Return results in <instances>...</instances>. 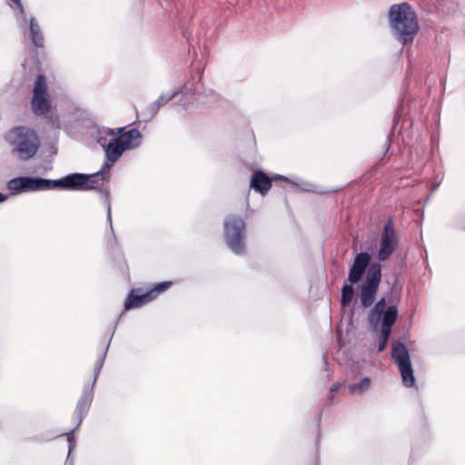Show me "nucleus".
Here are the masks:
<instances>
[{"label": "nucleus", "instance_id": "nucleus-1", "mask_svg": "<svg viewBox=\"0 0 465 465\" xmlns=\"http://www.w3.org/2000/svg\"><path fill=\"white\" fill-rule=\"evenodd\" d=\"M110 166L105 164L99 172L92 174L72 173L59 180L44 178L17 177L7 183V188L13 193L24 191H42L60 189L67 191H89L96 188L100 181L109 179Z\"/></svg>", "mask_w": 465, "mask_h": 465}, {"label": "nucleus", "instance_id": "nucleus-2", "mask_svg": "<svg viewBox=\"0 0 465 465\" xmlns=\"http://www.w3.org/2000/svg\"><path fill=\"white\" fill-rule=\"evenodd\" d=\"M389 17L398 40L404 45L411 43L419 30L418 18L411 6L408 3L393 5Z\"/></svg>", "mask_w": 465, "mask_h": 465}, {"label": "nucleus", "instance_id": "nucleus-3", "mask_svg": "<svg viewBox=\"0 0 465 465\" xmlns=\"http://www.w3.org/2000/svg\"><path fill=\"white\" fill-rule=\"evenodd\" d=\"M124 129L125 127H119L107 131L109 135L120 134L112 139L105 148L106 157L111 163H115L125 151L134 149L142 143L143 136L138 129L133 128L126 132Z\"/></svg>", "mask_w": 465, "mask_h": 465}, {"label": "nucleus", "instance_id": "nucleus-4", "mask_svg": "<svg viewBox=\"0 0 465 465\" xmlns=\"http://www.w3.org/2000/svg\"><path fill=\"white\" fill-rule=\"evenodd\" d=\"M245 233L246 223L241 216L231 214L223 222L224 241L234 254L245 253Z\"/></svg>", "mask_w": 465, "mask_h": 465}, {"label": "nucleus", "instance_id": "nucleus-5", "mask_svg": "<svg viewBox=\"0 0 465 465\" xmlns=\"http://www.w3.org/2000/svg\"><path fill=\"white\" fill-rule=\"evenodd\" d=\"M11 143L14 151L22 160H28L35 155L40 141L35 130L25 126H17L11 130Z\"/></svg>", "mask_w": 465, "mask_h": 465}, {"label": "nucleus", "instance_id": "nucleus-6", "mask_svg": "<svg viewBox=\"0 0 465 465\" xmlns=\"http://www.w3.org/2000/svg\"><path fill=\"white\" fill-rule=\"evenodd\" d=\"M173 284V282L165 281L155 284L146 292H143L141 288L132 289L124 301V310L129 311L146 305L147 303L154 301L160 294L170 289Z\"/></svg>", "mask_w": 465, "mask_h": 465}, {"label": "nucleus", "instance_id": "nucleus-7", "mask_svg": "<svg viewBox=\"0 0 465 465\" xmlns=\"http://www.w3.org/2000/svg\"><path fill=\"white\" fill-rule=\"evenodd\" d=\"M391 358L398 366L404 386L411 388L415 386V378L411 367L409 350L401 341L392 344Z\"/></svg>", "mask_w": 465, "mask_h": 465}, {"label": "nucleus", "instance_id": "nucleus-8", "mask_svg": "<svg viewBox=\"0 0 465 465\" xmlns=\"http://www.w3.org/2000/svg\"><path fill=\"white\" fill-rule=\"evenodd\" d=\"M381 279V265L379 263L371 264L367 271L366 279L361 287L360 299L363 307L368 308L374 302Z\"/></svg>", "mask_w": 465, "mask_h": 465}, {"label": "nucleus", "instance_id": "nucleus-9", "mask_svg": "<svg viewBox=\"0 0 465 465\" xmlns=\"http://www.w3.org/2000/svg\"><path fill=\"white\" fill-rule=\"evenodd\" d=\"M31 107L36 115L46 114L52 109L47 83L44 74H39L35 82Z\"/></svg>", "mask_w": 465, "mask_h": 465}, {"label": "nucleus", "instance_id": "nucleus-10", "mask_svg": "<svg viewBox=\"0 0 465 465\" xmlns=\"http://www.w3.org/2000/svg\"><path fill=\"white\" fill-rule=\"evenodd\" d=\"M399 243L397 232L394 227L393 221L389 219L383 226L380 247L378 250V258L380 261H386L396 250Z\"/></svg>", "mask_w": 465, "mask_h": 465}, {"label": "nucleus", "instance_id": "nucleus-11", "mask_svg": "<svg viewBox=\"0 0 465 465\" xmlns=\"http://www.w3.org/2000/svg\"><path fill=\"white\" fill-rule=\"evenodd\" d=\"M371 262V257L367 252L358 253L350 268L348 281L351 283H357L360 282Z\"/></svg>", "mask_w": 465, "mask_h": 465}, {"label": "nucleus", "instance_id": "nucleus-12", "mask_svg": "<svg viewBox=\"0 0 465 465\" xmlns=\"http://www.w3.org/2000/svg\"><path fill=\"white\" fill-rule=\"evenodd\" d=\"M250 186L264 195L272 187V180L264 172L258 170L253 173Z\"/></svg>", "mask_w": 465, "mask_h": 465}, {"label": "nucleus", "instance_id": "nucleus-13", "mask_svg": "<svg viewBox=\"0 0 465 465\" xmlns=\"http://www.w3.org/2000/svg\"><path fill=\"white\" fill-rule=\"evenodd\" d=\"M29 27L31 39L34 45L36 47H43L45 44V38L41 32L39 25L34 17L30 19Z\"/></svg>", "mask_w": 465, "mask_h": 465}, {"label": "nucleus", "instance_id": "nucleus-14", "mask_svg": "<svg viewBox=\"0 0 465 465\" xmlns=\"http://www.w3.org/2000/svg\"><path fill=\"white\" fill-rule=\"evenodd\" d=\"M92 401V397L89 393L84 394L79 401L77 402L75 414L77 419L79 420V423L82 421L83 418L86 415Z\"/></svg>", "mask_w": 465, "mask_h": 465}, {"label": "nucleus", "instance_id": "nucleus-15", "mask_svg": "<svg viewBox=\"0 0 465 465\" xmlns=\"http://www.w3.org/2000/svg\"><path fill=\"white\" fill-rule=\"evenodd\" d=\"M398 318V309L395 305L389 306L382 313L381 327L391 329Z\"/></svg>", "mask_w": 465, "mask_h": 465}, {"label": "nucleus", "instance_id": "nucleus-16", "mask_svg": "<svg viewBox=\"0 0 465 465\" xmlns=\"http://www.w3.org/2000/svg\"><path fill=\"white\" fill-rule=\"evenodd\" d=\"M353 286L352 283L344 284L341 288V304L342 307H347L351 304L353 298Z\"/></svg>", "mask_w": 465, "mask_h": 465}, {"label": "nucleus", "instance_id": "nucleus-17", "mask_svg": "<svg viewBox=\"0 0 465 465\" xmlns=\"http://www.w3.org/2000/svg\"><path fill=\"white\" fill-rule=\"evenodd\" d=\"M371 387V380L368 377L361 379L357 384H351L349 390L351 392L362 393Z\"/></svg>", "mask_w": 465, "mask_h": 465}, {"label": "nucleus", "instance_id": "nucleus-18", "mask_svg": "<svg viewBox=\"0 0 465 465\" xmlns=\"http://www.w3.org/2000/svg\"><path fill=\"white\" fill-rule=\"evenodd\" d=\"M390 334H391V329L381 327V337H380L379 345H378L379 352H381L386 348Z\"/></svg>", "mask_w": 465, "mask_h": 465}, {"label": "nucleus", "instance_id": "nucleus-19", "mask_svg": "<svg viewBox=\"0 0 465 465\" xmlns=\"http://www.w3.org/2000/svg\"><path fill=\"white\" fill-rule=\"evenodd\" d=\"M386 301L384 298H381L373 307L372 312H376L378 315H381L385 312Z\"/></svg>", "mask_w": 465, "mask_h": 465}, {"label": "nucleus", "instance_id": "nucleus-20", "mask_svg": "<svg viewBox=\"0 0 465 465\" xmlns=\"http://www.w3.org/2000/svg\"><path fill=\"white\" fill-rule=\"evenodd\" d=\"M174 94L171 95V96H168V97H165V96H161L158 100H157V107H160L161 105H163L165 104L168 101H170L172 99V97H173Z\"/></svg>", "mask_w": 465, "mask_h": 465}, {"label": "nucleus", "instance_id": "nucleus-21", "mask_svg": "<svg viewBox=\"0 0 465 465\" xmlns=\"http://www.w3.org/2000/svg\"><path fill=\"white\" fill-rule=\"evenodd\" d=\"M15 5L16 7L19 9L20 13L22 15L25 14V9H24V6H23V4L21 2V0H11Z\"/></svg>", "mask_w": 465, "mask_h": 465}, {"label": "nucleus", "instance_id": "nucleus-22", "mask_svg": "<svg viewBox=\"0 0 465 465\" xmlns=\"http://www.w3.org/2000/svg\"><path fill=\"white\" fill-rule=\"evenodd\" d=\"M7 199V196L4 193H0V203L5 202Z\"/></svg>", "mask_w": 465, "mask_h": 465}, {"label": "nucleus", "instance_id": "nucleus-23", "mask_svg": "<svg viewBox=\"0 0 465 465\" xmlns=\"http://www.w3.org/2000/svg\"><path fill=\"white\" fill-rule=\"evenodd\" d=\"M338 388H339V385L335 384V385H332L331 390V391H336L338 390Z\"/></svg>", "mask_w": 465, "mask_h": 465}, {"label": "nucleus", "instance_id": "nucleus-24", "mask_svg": "<svg viewBox=\"0 0 465 465\" xmlns=\"http://www.w3.org/2000/svg\"><path fill=\"white\" fill-rule=\"evenodd\" d=\"M72 439H73V437H72V436H69V437H68V440H69V442H70V449L72 448Z\"/></svg>", "mask_w": 465, "mask_h": 465}, {"label": "nucleus", "instance_id": "nucleus-25", "mask_svg": "<svg viewBox=\"0 0 465 465\" xmlns=\"http://www.w3.org/2000/svg\"><path fill=\"white\" fill-rule=\"evenodd\" d=\"M102 367V363H99L98 366H97V372L99 371L100 368Z\"/></svg>", "mask_w": 465, "mask_h": 465}]
</instances>
